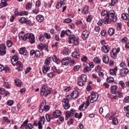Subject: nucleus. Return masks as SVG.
Instances as JSON below:
<instances>
[{"mask_svg": "<svg viewBox=\"0 0 129 129\" xmlns=\"http://www.w3.org/2000/svg\"><path fill=\"white\" fill-rule=\"evenodd\" d=\"M18 62H19V64H17V66L19 65V67H18V71H20L22 70V69L23 68V66L22 65L21 62H20V61H18Z\"/></svg>", "mask_w": 129, "mask_h": 129, "instance_id": "46", "label": "nucleus"}, {"mask_svg": "<svg viewBox=\"0 0 129 129\" xmlns=\"http://www.w3.org/2000/svg\"><path fill=\"white\" fill-rule=\"evenodd\" d=\"M91 71L90 67L89 65V66H87V67H85L84 69V72L85 73H86L87 72H89Z\"/></svg>", "mask_w": 129, "mask_h": 129, "instance_id": "40", "label": "nucleus"}, {"mask_svg": "<svg viewBox=\"0 0 129 129\" xmlns=\"http://www.w3.org/2000/svg\"><path fill=\"white\" fill-rule=\"evenodd\" d=\"M71 58L70 57H67L66 58H63L61 60V63L62 65H65L67 66L70 63Z\"/></svg>", "mask_w": 129, "mask_h": 129, "instance_id": "12", "label": "nucleus"}, {"mask_svg": "<svg viewBox=\"0 0 129 129\" xmlns=\"http://www.w3.org/2000/svg\"><path fill=\"white\" fill-rule=\"evenodd\" d=\"M93 61H94V62L96 63L99 64L100 63H101V59H100L99 57H95L94 58Z\"/></svg>", "mask_w": 129, "mask_h": 129, "instance_id": "32", "label": "nucleus"}, {"mask_svg": "<svg viewBox=\"0 0 129 129\" xmlns=\"http://www.w3.org/2000/svg\"><path fill=\"white\" fill-rule=\"evenodd\" d=\"M89 36V32L88 31V30L83 31V32L82 33V38L83 40H86V39H88Z\"/></svg>", "mask_w": 129, "mask_h": 129, "instance_id": "11", "label": "nucleus"}, {"mask_svg": "<svg viewBox=\"0 0 129 129\" xmlns=\"http://www.w3.org/2000/svg\"><path fill=\"white\" fill-rule=\"evenodd\" d=\"M6 45L7 47L10 48L13 45V43L11 40H8L6 42Z\"/></svg>", "mask_w": 129, "mask_h": 129, "instance_id": "34", "label": "nucleus"}, {"mask_svg": "<svg viewBox=\"0 0 129 129\" xmlns=\"http://www.w3.org/2000/svg\"><path fill=\"white\" fill-rule=\"evenodd\" d=\"M99 97V94L97 92H94V91H92L91 93V98L90 100V102L91 103H93L97 100Z\"/></svg>", "mask_w": 129, "mask_h": 129, "instance_id": "4", "label": "nucleus"}, {"mask_svg": "<svg viewBox=\"0 0 129 129\" xmlns=\"http://www.w3.org/2000/svg\"><path fill=\"white\" fill-rule=\"evenodd\" d=\"M19 22L22 24H24V23H26L27 22V20L26 18H21V19L19 20Z\"/></svg>", "mask_w": 129, "mask_h": 129, "instance_id": "45", "label": "nucleus"}, {"mask_svg": "<svg viewBox=\"0 0 129 129\" xmlns=\"http://www.w3.org/2000/svg\"><path fill=\"white\" fill-rule=\"evenodd\" d=\"M100 70H101V68L100 66H98L96 67L95 71L96 72H98V73H99V72Z\"/></svg>", "mask_w": 129, "mask_h": 129, "instance_id": "53", "label": "nucleus"}, {"mask_svg": "<svg viewBox=\"0 0 129 129\" xmlns=\"http://www.w3.org/2000/svg\"><path fill=\"white\" fill-rule=\"evenodd\" d=\"M50 59H51L50 57L47 58L46 59V60H45V64L46 65H49Z\"/></svg>", "mask_w": 129, "mask_h": 129, "instance_id": "48", "label": "nucleus"}, {"mask_svg": "<svg viewBox=\"0 0 129 129\" xmlns=\"http://www.w3.org/2000/svg\"><path fill=\"white\" fill-rule=\"evenodd\" d=\"M123 101H124V102H125V103L128 102L129 96H126V97H125V98H124V99H123Z\"/></svg>", "mask_w": 129, "mask_h": 129, "instance_id": "64", "label": "nucleus"}, {"mask_svg": "<svg viewBox=\"0 0 129 129\" xmlns=\"http://www.w3.org/2000/svg\"><path fill=\"white\" fill-rule=\"evenodd\" d=\"M117 2V0H111V3L109 4V6H110V7H113V6H115Z\"/></svg>", "mask_w": 129, "mask_h": 129, "instance_id": "44", "label": "nucleus"}, {"mask_svg": "<svg viewBox=\"0 0 129 129\" xmlns=\"http://www.w3.org/2000/svg\"><path fill=\"white\" fill-rule=\"evenodd\" d=\"M106 80L108 83H112L114 82V79L113 77H109L107 78Z\"/></svg>", "mask_w": 129, "mask_h": 129, "instance_id": "41", "label": "nucleus"}, {"mask_svg": "<svg viewBox=\"0 0 129 129\" xmlns=\"http://www.w3.org/2000/svg\"><path fill=\"white\" fill-rule=\"evenodd\" d=\"M44 122H45L44 116H41L40 118V120L38 122V128L39 129L43 128L42 124H44Z\"/></svg>", "mask_w": 129, "mask_h": 129, "instance_id": "7", "label": "nucleus"}, {"mask_svg": "<svg viewBox=\"0 0 129 129\" xmlns=\"http://www.w3.org/2000/svg\"><path fill=\"white\" fill-rule=\"evenodd\" d=\"M26 125V128L27 129H32L33 128V125H32V123H28V120H25L22 124V126H24Z\"/></svg>", "mask_w": 129, "mask_h": 129, "instance_id": "13", "label": "nucleus"}, {"mask_svg": "<svg viewBox=\"0 0 129 129\" xmlns=\"http://www.w3.org/2000/svg\"><path fill=\"white\" fill-rule=\"evenodd\" d=\"M15 83L16 85L18 87H21V86H22V82L19 79H16L15 80Z\"/></svg>", "mask_w": 129, "mask_h": 129, "instance_id": "28", "label": "nucleus"}, {"mask_svg": "<svg viewBox=\"0 0 129 129\" xmlns=\"http://www.w3.org/2000/svg\"><path fill=\"white\" fill-rule=\"evenodd\" d=\"M121 17L123 20H125L126 21L129 20V15L128 14H122Z\"/></svg>", "mask_w": 129, "mask_h": 129, "instance_id": "29", "label": "nucleus"}, {"mask_svg": "<svg viewBox=\"0 0 129 129\" xmlns=\"http://www.w3.org/2000/svg\"><path fill=\"white\" fill-rule=\"evenodd\" d=\"M14 102V100H8L7 104H8V105L11 106L13 105Z\"/></svg>", "mask_w": 129, "mask_h": 129, "instance_id": "56", "label": "nucleus"}, {"mask_svg": "<svg viewBox=\"0 0 129 129\" xmlns=\"http://www.w3.org/2000/svg\"><path fill=\"white\" fill-rule=\"evenodd\" d=\"M84 106H85V103H83L79 107V110H84Z\"/></svg>", "mask_w": 129, "mask_h": 129, "instance_id": "61", "label": "nucleus"}, {"mask_svg": "<svg viewBox=\"0 0 129 129\" xmlns=\"http://www.w3.org/2000/svg\"><path fill=\"white\" fill-rule=\"evenodd\" d=\"M18 60L19 57H18L17 55H14L11 59L12 64H13V65L18 66V64L20 63V62H18Z\"/></svg>", "mask_w": 129, "mask_h": 129, "instance_id": "5", "label": "nucleus"}, {"mask_svg": "<svg viewBox=\"0 0 129 129\" xmlns=\"http://www.w3.org/2000/svg\"><path fill=\"white\" fill-rule=\"evenodd\" d=\"M128 39L126 37H124V38H122L121 42L122 43H126L127 42Z\"/></svg>", "mask_w": 129, "mask_h": 129, "instance_id": "59", "label": "nucleus"}, {"mask_svg": "<svg viewBox=\"0 0 129 129\" xmlns=\"http://www.w3.org/2000/svg\"><path fill=\"white\" fill-rule=\"evenodd\" d=\"M79 95V92L77 90H75L73 91L70 95H67L66 98H64L62 100L63 102V107L65 109H69L71 105L69 104V100L71 99V97L72 98H77Z\"/></svg>", "mask_w": 129, "mask_h": 129, "instance_id": "1", "label": "nucleus"}, {"mask_svg": "<svg viewBox=\"0 0 129 129\" xmlns=\"http://www.w3.org/2000/svg\"><path fill=\"white\" fill-rule=\"evenodd\" d=\"M6 45H4V44H1V45H0V55L4 56L6 54L7 52L6 51Z\"/></svg>", "mask_w": 129, "mask_h": 129, "instance_id": "6", "label": "nucleus"}, {"mask_svg": "<svg viewBox=\"0 0 129 129\" xmlns=\"http://www.w3.org/2000/svg\"><path fill=\"white\" fill-rule=\"evenodd\" d=\"M80 67L79 65H77L76 66H75L74 68V71H78L80 69Z\"/></svg>", "mask_w": 129, "mask_h": 129, "instance_id": "60", "label": "nucleus"}, {"mask_svg": "<svg viewBox=\"0 0 129 129\" xmlns=\"http://www.w3.org/2000/svg\"><path fill=\"white\" fill-rule=\"evenodd\" d=\"M45 117L46 119V120L47 121H50L51 120V117L50 114H48L47 113L45 115Z\"/></svg>", "mask_w": 129, "mask_h": 129, "instance_id": "50", "label": "nucleus"}, {"mask_svg": "<svg viewBox=\"0 0 129 129\" xmlns=\"http://www.w3.org/2000/svg\"><path fill=\"white\" fill-rule=\"evenodd\" d=\"M4 86L6 88H8L9 89L10 88L11 86H10V84H9V82H7L6 81L4 82Z\"/></svg>", "mask_w": 129, "mask_h": 129, "instance_id": "37", "label": "nucleus"}, {"mask_svg": "<svg viewBox=\"0 0 129 129\" xmlns=\"http://www.w3.org/2000/svg\"><path fill=\"white\" fill-rule=\"evenodd\" d=\"M46 99H43V100H42V102H41L40 106V108L39 109V112H40L41 113L43 112V111L44 110V107L45 105H46Z\"/></svg>", "mask_w": 129, "mask_h": 129, "instance_id": "9", "label": "nucleus"}, {"mask_svg": "<svg viewBox=\"0 0 129 129\" xmlns=\"http://www.w3.org/2000/svg\"><path fill=\"white\" fill-rule=\"evenodd\" d=\"M88 5H86L85 7H84V9L83 10V13L85 14L86 15L89 12V10H88Z\"/></svg>", "mask_w": 129, "mask_h": 129, "instance_id": "31", "label": "nucleus"}, {"mask_svg": "<svg viewBox=\"0 0 129 129\" xmlns=\"http://www.w3.org/2000/svg\"><path fill=\"white\" fill-rule=\"evenodd\" d=\"M117 88H118V86H116V85H113V86L111 87V89H110L111 93L112 94H116V91L117 90Z\"/></svg>", "mask_w": 129, "mask_h": 129, "instance_id": "20", "label": "nucleus"}, {"mask_svg": "<svg viewBox=\"0 0 129 129\" xmlns=\"http://www.w3.org/2000/svg\"><path fill=\"white\" fill-rule=\"evenodd\" d=\"M117 71V67H115L114 69H110V75H116V73Z\"/></svg>", "mask_w": 129, "mask_h": 129, "instance_id": "25", "label": "nucleus"}, {"mask_svg": "<svg viewBox=\"0 0 129 129\" xmlns=\"http://www.w3.org/2000/svg\"><path fill=\"white\" fill-rule=\"evenodd\" d=\"M61 112L60 110H55V111H54L52 115L54 117L57 118V117H58L59 116H60V115H61Z\"/></svg>", "mask_w": 129, "mask_h": 129, "instance_id": "21", "label": "nucleus"}, {"mask_svg": "<svg viewBox=\"0 0 129 129\" xmlns=\"http://www.w3.org/2000/svg\"><path fill=\"white\" fill-rule=\"evenodd\" d=\"M40 6H41V2L40 0H37L36 2L35 6L36 7V8H39Z\"/></svg>", "mask_w": 129, "mask_h": 129, "instance_id": "54", "label": "nucleus"}, {"mask_svg": "<svg viewBox=\"0 0 129 129\" xmlns=\"http://www.w3.org/2000/svg\"><path fill=\"white\" fill-rule=\"evenodd\" d=\"M74 114V109H71L70 111L68 110L66 113L65 119L68 120V118L70 117V116H73Z\"/></svg>", "mask_w": 129, "mask_h": 129, "instance_id": "8", "label": "nucleus"}, {"mask_svg": "<svg viewBox=\"0 0 129 129\" xmlns=\"http://www.w3.org/2000/svg\"><path fill=\"white\" fill-rule=\"evenodd\" d=\"M47 76H48V77H49L50 78H51L52 77H53L54 74H53V72H50V73H48Z\"/></svg>", "mask_w": 129, "mask_h": 129, "instance_id": "62", "label": "nucleus"}, {"mask_svg": "<svg viewBox=\"0 0 129 129\" xmlns=\"http://www.w3.org/2000/svg\"><path fill=\"white\" fill-rule=\"evenodd\" d=\"M106 17L104 18V24H105L106 25H107V24H108L109 23V13H108V12H107V14L106 15Z\"/></svg>", "mask_w": 129, "mask_h": 129, "instance_id": "24", "label": "nucleus"}, {"mask_svg": "<svg viewBox=\"0 0 129 129\" xmlns=\"http://www.w3.org/2000/svg\"><path fill=\"white\" fill-rule=\"evenodd\" d=\"M63 6V2H58V3L56 5V9H60V8H61V7H62Z\"/></svg>", "mask_w": 129, "mask_h": 129, "instance_id": "42", "label": "nucleus"}, {"mask_svg": "<svg viewBox=\"0 0 129 129\" xmlns=\"http://www.w3.org/2000/svg\"><path fill=\"white\" fill-rule=\"evenodd\" d=\"M108 33L110 36H113L115 33V29H113V28H110L108 30Z\"/></svg>", "mask_w": 129, "mask_h": 129, "instance_id": "30", "label": "nucleus"}, {"mask_svg": "<svg viewBox=\"0 0 129 129\" xmlns=\"http://www.w3.org/2000/svg\"><path fill=\"white\" fill-rule=\"evenodd\" d=\"M110 56L113 59H116L117 58L116 49H112L110 53Z\"/></svg>", "mask_w": 129, "mask_h": 129, "instance_id": "16", "label": "nucleus"}, {"mask_svg": "<svg viewBox=\"0 0 129 129\" xmlns=\"http://www.w3.org/2000/svg\"><path fill=\"white\" fill-rule=\"evenodd\" d=\"M117 20V17H116V16H115V12L114 11V14H113V18H112V21L116 22Z\"/></svg>", "mask_w": 129, "mask_h": 129, "instance_id": "58", "label": "nucleus"}, {"mask_svg": "<svg viewBox=\"0 0 129 129\" xmlns=\"http://www.w3.org/2000/svg\"><path fill=\"white\" fill-rule=\"evenodd\" d=\"M118 122V119L116 117H113L112 118V123L115 125H116Z\"/></svg>", "mask_w": 129, "mask_h": 129, "instance_id": "36", "label": "nucleus"}, {"mask_svg": "<svg viewBox=\"0 0 129 129\" xmlns=\"http://www.w3.org/2000/svg\"><path fill=\"white\" fill-rule=\"evenodd\" d=\"M52 60L53 62H55L56 64H60L61 61L59 59H58L56 56H52Z\"/></svg>", "mask_w": 129, "mask_h": 129, "instance_id": "27", "label": "nucleus"}, {"mask_svg": "<svg viewBox=\"0 0 129 129\" xmlns=\"http://www.w3.org/2000/svg\"><path fill=\"white\" fill-rule=\"evenodd\" d=\"M44 48L45 51H47V52H48V48L47 44H45L44 45H43V44H39L38 47V49H39V50H40V51H43V50H44Z\"/></svg>", "mask_w": 129, "mask_h": 129, "instance_id": "10", "label": "nucleus"}, {"mask_svg": "<svg viewBox=\"0 0 129 129\" xmlns=\"http://www.w3.org/2000/svg\"><path fill=\"white\" fill-rule=\"evenodd\" d=\"M72 56L74 58H80V54H79V53L77 52H73L72 53Z\"/></svg>", "mask_w": 129, "mask_h": 129, "instance_id": "33", "label": "nucleus"}, {"mask_svg": "<svg viewBox=\"0 0 129 129\" xmlns=\"http://www.w3.org/2000/svg\"><path fill=\"white\" fill-rule=\"evenodd\" d=\"M49 108H50L49 105H46V104H45V105H44V111H48Z\"/></svg>", "mask_w": 129, "mask_h": 129, "instance_id": "52", "label": "nucleus"}, {"mask_svg": "<svg viewBox=\"0 0 129 129\" xmlns=\"http://www.w3.org/2000/svg\"><path fill=\"white\" fill-rule=\"evenodd\" d=\"M41 53L40 51H35V57H40Z\"/></svg>", "mask_w": 129, "mask_h": 129, "instance_id": "55", "label": "nucleus"}, {"mask_svg": "<svg viewBox=\"0 0 129 129\" xmlns=\"http://www.w3.org/2000/svg\"><path fill=\"white\" fill-rule=\"evenodd\" d=\"M119 84L120 85L121 87L122 88H124V86H125V83H124V82H123V81H119Z\"/></svg>", "mask_w": 129, "mask_h": 129, "instance_id": "57", "label": "nucleus"}, {"mask_svg": "<svg viewBox=\"0 0 129 129\" xmlns=\"http://www.w3.org/2000/svg\"><path fill=\"white\" fill-rule=\"evenodd\" d=\"M110 48L108 45H105L104 44L103 47H102V52H104V53H108L109 51Z\"/></svg>", "mask_w": 129, "mask_h": 129, "instance_id": "18", "label": "nucleus"}, {"mask_svg": "<svg viewBox=\"0 0 129 129\" xmlns=\"http://www.w3.org/2000/svg\"><path fill=\"white\" fill-rule=\"evenodd\" d=\"M129 70L127 68H123L120 70V75L121 76H125L128 73Z\"/></svg>", "mask_w": 129, "mask_h": 129, "instance_id": "14", "label": "nucleus"}, {"mask_svg": "<svg viewBox=\"0 0 129 129\" xmlns=\"http://www.w3.org/2000/svg\"><path fill=\"white\" fill-rule=\"evenodd\" d=\"M25 32L23 31H22L21 33H19V38L21 40L22 39L23 41H26L27 40V38H26V35H24Z\"/></svg>", "mask_w": 129, "mask_h": 129, "instance_id": "17", "label": "nucleus"}, {"mask_svg": "<svg viewBox=\"0 0 129 129\" xmlns=\"http://www.w3.org/2000/svg\"><path fill=\"white\" fill-rule=\"evenodd\" d=\"M74 44L76 45V46H78V45H79V40H78V39H76L75 36Z\"/></svg>", "mask_w": 129, "mask_h": 129, "instance_id": "51", "label": "nucleus"}, {"mask_svg": "<svg viewBox=\"0 0 129 129\" xmlns=\"http://www.w3.org/2000/svg\"><path fill=\"white\" fill-rule=\"evenodd\" d=\"M19 52L20 54L24 55L25 56H27L28 54L27 50H26V48L23 47V48H20L19 50Z\"/></svg>", "mask_w": 129, "mask_h": 129, "instance_id": "15", "label": "nucleus"}, {"mask_svg": "<svg viewBox=\"0 0 129 129\" xmlns=\"http://www.w3.org/2000/svg\"><path fill=\"white\" fill-rule=\"evenodd\" d=\"M36 20L39 23H42L44 21V17L42 15H38L36 16Z\"/></svg>", "mask_w": 129, "mask_h": 129, "instance_id": "23", "label": "nucleus"}, {"mask_svg": "<svg viewBox=\"0 0 129 129\" xmlns=\"http://www.w3.org/2000/svg\"><path fill=\"white\" fill-rule=\"evenodd\" d=\"M8 6V3L6 0H2L0 3V9H3V8H5Z\"/></svg>", "mask_w": 129, "mask_h": 129, "instance_id": "22", "label": "nucleus"}, {"mask_svg": "<svg viewBox=\"0 0 129 129\" xmlns=\"http://www.w3.org/2000/svg\"><path fill=\"white\" fill-rule=\"evenodd\" d=\"M52 92V88H48L47 85L44 84L42 87L41 91H40L41 95H44L45 96H47L48 94H50Z\"/></svg>", "mask_w": 129, "mask_h": 129, "instance_id": "2", "label": "nucleus"}, {"mask_svg": "<svg viewBox=\"0 0 129 129\" xmlns=\"http://www.w3.org/2000/svg\"><path fill=\"white\" fill-rule=\"evenodd\" d=\"M90 99H91V97L90 96H88L87 102L86 103L87 106H85V108H87L88 106H89L90 105L89 101H90Z\"/></svg>", "mask_w": 129, "mask_h": 129, "instance_id": "43", "label": "nucleus"}, {"mask_svg": "<svg viewBox=\"0 0 129 129\" xmlns=\"http://www.w3.org/2000/svg\"><path fill=\"white\" fill-rule=\"evenodd\" d=\"M25 38L26 39H29L30 44H34L36 42L34 34H26Z\"/></svg>", "mask_w": 129, "mask_h": 129, "instance_id": "3", "label": "nucleus"}, {"mask_svg": "<svg viewBox=\"0 0 129 129\" xmlns=\"http://www.w3.org/2000/svg\"><path fill=\"white\" fill-rule=\"evenodd\" d=\"M65 33L67 36H71V31L70 30H67V31H66Z\"/></svg>", "mask_w": 129, "mask_h": 129, "instance_id": "63", "label": "nucleus"}, {"mask_svg": "<svg viewBox=\"0 0 129 129\" xmlns=\"http://www.w3.org/2000/svg\"><path fill=\"white\" fill-rule=\"evenodd\" d=\"M81 78L84 82H85L87 80V75H86V74H82L81 76Z\"/></svg>", "mask_w": 129, "mask_h": 129, "instance_id": "38", "label": "nucleus"}, {"mask_svg": "<svg viewBox=\"0 0 129 129\" xmlns=\"http://www.w3.org/2000/svg\"><path fill=\"white\" fill-rule=\"evenodd\" d=\"M114 11H113V10H111V11H109V12H108L109 18V17H111L112 19V21H113V17L114 16Z\"/></svg>", "mask_w": 129, "mask_h": 129, "instance_id": "35", "label": "nucleus"}, {"mask_svg": "<svg viewBox=\"0 0 129 129\" xmlns=\"http://www.w3.org/2000/svg\"><path fill=\"white\" fill-rule=\"evenodd\" d=\"M49 67H47V66H46V64L43 67V73H47L48 70H49Z\"/></svg>", "mask_w": 129, "mask_h": 129, "instance_id": "39", "label": "nucleus"}, {"mask_svg": "<svg viewBox=\"0 0 129 129\" xmlns=\"http://www.w3.org/2000/svg\"><path fill=\"white\" fill-rule=\"evenodd\" d=\"M44 37L46 38V39H50L51 36L48 33H44Z\"/></svg>", "mask_w": 129, "mask_h": 129, "instance_id": "47", "label": "nucleus"}, {"mask_svg": "<svg viewBox=\"0 0 129 129\" xmlns=\"http://www.w3.org/2000/svg\"><path fill=\"white\" fill-rule=\"evenodd\" d=\"M103 62L106 64H108L109 62V59L106 55H104L103 57Z\"/></svg>", "mask_w": 129, "mask_h": 129, "instance_id": "26", "label": "nucleus"}, {"mask_svg": "<svg viewBox=\"0 0 129 129\" xmlns=\"http://www.w3.org/2000/svg\"><path fill=\"white\" fill-rule=\"evenodd\" d=\"M6 93L5 88H0V94L4 95Z\"/></svg>", "mask_w": 129, "mask_h": 129, "instance_id": "49", "label": "nucleus"}, {"mask_svg": "<svg viewBox=\"0 0 129 129\" xmlns=\"http://www.w3.org/2000/svg\"><path fill=\"white\" fill-rule=\"evenodd\" d=\"M75 35H71L69 37V44H75Z\"/></svg>", "mask_w": 129, "mask_h": 129, "instance_id": "19", "label": "nucleus"}]
</instances>
